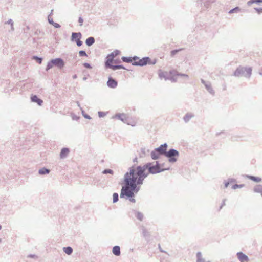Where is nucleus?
<instances>
[{
	"label": "nucleus",
	"instance_id": "1",
	"mask_svg": "<svg viewBox=\"0 0 262 262\" xmlns=\"http://www.w3.org/2000/svg\"><path fill=\"white\" fill-rule=\"evenodd\" d=\"M159 165L151 166L149 163L143 166L133 167L124 177V186H122L120 197L125 195L132 197L134 193H137L140 185L149 173H156L162 171Z\"/></svg>",
	"mask_w": 262,
	"mask_h": 262
},
{
	"label": "nucleus",
	"instance_id": "2",
	"mask_svg": "<svg viewBox=\"0 0 262 262\" xmlns=\"http://www.w3.org/2000/svg\"><path fill=\"white\" fill-rule=\"evenodd\" d=\"M252 74V69L250 67H239L234 72L235 77H245L250 78Z\"/></svg>",
	"mask_w": 262,
	"mask_h": 262
},
{
	"label": "nucleus",
	"instance_id": "3",
	"mask_svg": "<svg viewBox=\"0 0 262 262\" xmlns=\"http://www.w3.org/2000/svg\"><path fill=\"white\" fill-rule=\"evenodd\" d=\"M119 51H116L112 53L111 54L108 55L107 56V60L105 62L106 66L112 68L114 70H116V69L123 68V67L121 66H112V63L113 62L114 57L116 56H117L119 54Z\"/></svg>",
	"mask_w": 262,
	"mask_h": 262
},
{
	"label": "nucleus",
	"instance_id": "4",
	"mask_svg": "<svg viewBox=\"0 0 262 262\" xmlns=\"http://www.w3.org/2000/svg\"><path fill=\"white\" fill-rule=\"evenodd\" d=\"M133 59L132 64L135 66H144L147 64L152 63L149 57H144L140 59L137 57H134Z\"/></svg>",
	"mask_w": 262,
	"mask_h": 262
},
{
	"label": "nucleus",
	"instance_id": "5",
	"mask_svg": "<svg viewBox=\"0 0 262 262\" xmlns=\"http://www.w3.org/2000/svg\"><path fill=\"white\" fill-rule=\"evenodd\" d=\"M116 117L119 119H120L121 121L127 124L128 125H130L133 126H135L136 124V121L135 119L130 118L124 114L117 115Z\"/></svg>",
	"mask_w": 262,
	"mask_h": 262
},
{
	"label": "nucleus",
	"instance_id": "6",
	"mask_svg": "<svg viewBox=\"0 0 262 262\" xmlns=\"http://www.w3.org/2000/svg\"><path fill=\"white\" fill-rule=\"evenodd\" d=\"M179 152L174 149H170L168 152H166L165 156L169 158V160L170 162H174L177 161V159L174 158L178 156Z\"/></svg>",
	"mask_w": 262,
	"mask_h": 262
},
{
	"label": "nucleus",
	"instance_id": "7",
	"mask_svg": "<svg viewBox=\"0 0 262 262\" xmlns=\"http://www.w3.org/2000/svg\"><path fill=\"white\" fill-rule=\"evenodd\" d=\"M52 62L54 63V66H57L60 69L63 67L64 65L63 60L60 58H56L55 59H53Z\"/></svg>",
	"mask_w": 262,
	"mask_h": 262
},
{
	"label": "nucleus",
	"instance_id": "8",
	"mask_svg": "<svg viewBox=\"0 0 262 262\" xmlns=\"http://www.w3.org/2000/svg\"><path fill=\"white\" fill-rule=\"evenodd\" d=\"M237 258L241 262H248L249 260L248 257L242 252L237 253Z\"/></svg>",
	"mask_w": 262,
	"mask_h": 262
},
{
	"label": "nucleus",
	"instance_id": "9",
	"mask_svg": "<svg viewBox=\"0 0 262 262\" xmlns=\"http://www.w3.org/2000/svg\"><path fill=\"white\" fill-rule=\"evenodd\" d=\"M167 145L166 144L161 145L159 147L156 148V150L160 153V155H164L166 153Z\"/></svg>",
	"mask_w": 262,
	"mask_h": 262
},
{
	"label": "nucleus",
	"instance_id": "10",
	"mask_svg": "<svg viewBox=\"0 0 262 262\" xmlns=\"http://www.w3.org/2000/svg\"><path fill=\"white\" fill-rule=\"evenodd\" d=\"M107 84L110 88H115L117 86L118 83L115 80L110 77L107 82Z\"/></svg>",
	"mask_w": 262,
	"mask_h": 262
},
{
	"label": "nucleus",
	"instance_id": "11",
	"mask_svg": "<svg viewBox=\"0 0 262 262\" xmlns=\"http://www.w3.org/2000/svg\"><path fill=\"white\" fill-rule=\"evenodd\" d=\"M69 153V149L67 148H63L60 152V157L61 158H64L67 157V156Z\"/></svg>",
	"mask_w": 262,
	"mask_h": 262
},
{
	"label": "nucleus",
	"instance_id": "12",
	"mask_svg": "<svg viewBox=\"0 0 262 262\" xmlns=\"http://www.w3.org/2000/svg\"><path fill=\"white\" fill-rule=\"evenodd\" d=\"M31 100L33 102H36L39 105H41L43 102L42 100L38 98L36 95L32 96Z\"/></svg>",
	"mask_w": 262,
	"mask_h": 262
},
{
	"label": "nucleus",
	"instance_id": "13",
	"mask_svg": "<svg viewBox=\"0 0 262 262\" xmlns=\"http://www.w3.org/2000/svg\"><path fill=\"white\" fill-rule=\"evenodd\" d=\"M113 253L116 256H119L120 254V248L119 246H116L113 248Z\"/></svg>",
	"mask_w": 262,
	"mask_h": 262
},
{
	"label": "nucleus",
	"instance_id": "14",
	"mask_svg": "<svg viewBox=\"0 0 262 262\" xmlns=\"http://www.w3.org/2000/svg\"><path fill=\"white\" fill-rule=\"evenodd\" d=\"M253 190L255 192L260 193L262 195V185H256Z\"/></svg>",
	"mask_w": 262,
	"mask_h": 262
},
{
	"label": "nucleus",
	"instance_id": "15",
	"mask_svg": "<svg viewBox=\"0 0 262 262\" xmlns=\"http://www.w3.org/2000/svg\"><path fill=\"white\" fill-rule=\"evenodd\" d=\"M160 155V153L158 152L156 150V149L155 150L152 151L151 153V157L152 159H158Z\"/></svg>",
	"mask_w": 262,
	"mask_h": 262
},
{
	"label": "nucleus",
	"instance_id": "16",
	"mask_svg": "<svg viewBox=\"0 0 262 262\" xmlns=\"http://www.w3.org/2000/svg\"><path fill=\"white\" fill-rule=\"evenodd\" d=\"M94 41H95L94 38L92 37H89L86 40V44L88 46H91L92 45H93L94 43Z\"/></svg>",
	"mask_w": 262,
	"mask_h": 262
},
{
	"label": "nucleus",
	"instance_id": "17",
	"mask_svg": "<svg viewBox=\"0 0 262 262\" xmlns=\"http://www.w3.org/2000/svg\"><path fill=\"white\" fill-rule=\"evenodd\" d=\"M248 177L251 180L256 182H260L261 181V179L259 177H256L253 176H248Z\"/></svg>",
	"mask_w": 262,
	"mask_h": 262
},
{
	"label": "nucleus",
	"instance_id": "18",
	"mask_svg": "<svg viewBox=\"0 0 262 262\" xmlns=\"http://www.w3.org/2000/svg\"><path fill=\"white\" fill-rule=\"evenodd\" d=\"M63 251L66 254L70 255L73 252V249L70 247H67L63 248Z\"/></svg>",
	"mask_w": 262,
	"mask_h": 262
},
{
	"label": "nucleus",
	"instance_id": "19",
	"mask_svg": "<svg viewBox=\"0 0 262 262\" xmlns=\"http://www.w3.org/2000/svg\"><path fill=\"white\" fill-rule=\"evenodd\" d=\"M81 33H72V38L76 39V40L80 39L81 37Z\"/></svg>",
	"mask_w": 262,
	"mask_h": 262
},
{
	"label": "nucleus",
	"instance_id": "20",
	"mask_svg": "<svg viewBox=\"0 0 262 262\" xmlns=\"http://www.w3.org/2000/svg\"><path fill=\"white\" fill-rule=\"evenodd\" d=\"M133 57H122V60L123 61L127 62V63H132L133 62Z\"/></svg>",
	"mask_w": 262,
	"mask_h": 262
},
{
	"label": "nucleus",
	"instance_id": "21",
	"mask_svg": "<svg viewBox=\"0 0 262 262\" xmlns=\"http://www.w3.org/2000/svg\"><path fill=\"white\" fill-rule=\"evenodd\" d=\"M48 20L50 24L53 25L55 27H56V28L59 27L60 26L59 24H58L57 23H54L53 18L50 16H49L48 17Z\"/></svg>",
	"mask_w": 262,
	"mask_h": 262
},
{
	"label": "nucleus",
	"instance_id": "22",
	"mask_svg": "<svg viewBox=\"0 0 262 262\" xmlns=\"http://www.w3.org/2000/svg\"><path fill=\"white\" fill-rule=\"evenodd\" d=\"M50 172V170L49 169H46V168H42L39 170V173L40 174H45L47 173H49Z\"/></svg>",
	"mask_w": 262,
	"mask_h": 262
},
{
	"label": "nucleus",
	"instance_id": "23",
	"mask_svg": "<svg viewBox=\"0 0 262 262\" xmlns=\"http://www.w3.org/2000/svg\"><path fill=\"white\" fill-rule=\"evenodd\" d=\"M262 3V0H250L247 2L248 5H250L253 3Z\"/></svg>",
	"mask_w": 262,
	"mask_h": 262
},
{
	"label": "nucleus",
	"instance_id": "24",
	"mask_svg": "<svg viewBox=\"0 0 262 262\" xmlns=\"http://www.w3.org/2000/svg\"><path fill=\"white\" fill-rule=\"evenodd\" d=\"M239 11V8L238 7H236L231 10H230L229 12V13H236Z\"/></svg>",
	"mask_w": 262,
	"mask_h": 262
},
{
	"label": "nucleus",
	"instance_id": "25",
	"mask_svg": "<svg viewBox=\"0 0 262 262\" xmlns=\"http://www.w3.org/2000/svg\"><path fill=\"white\" fill-rule=\"evenodd\" d=\"M244 185L243 184H234L232 186V188L233 189H236L237 188H241L244 187Z\"/></svg>",
	"mask_w": 262,
	"mask_h": 262
},
{
	"label": "nucleus",
	"instance_id": "26",
	"mask_svg": "<svg viewBox=\"0 0 262 262\" xmlns=\"http://www.w3.org/2000/svg\"><path fill=\"white\" fill-rule=\"evenodd\" d=\"M53 66H54V63L52 62V60L50 62H49L48 63L46 70L48 71L49 69H51Z\"/></svg>",
	"mask_w": 262,
	"mask_h": 262
},
{
	"label": "nucleus",
	"instance_id": "27",
	"mask_svg": "<svg viewBox=\"0 0 262 262\" xmlns=\"http://www.w3.org/2000/svg\"><path fill=\"white\" fill-rule=\"evenodd\" d=\"M113 202H116L118 200V195L117 193H114L113 194Z\"/></svg>",
	"mask_w": 262,
	"mask_h": 262
},
{
	"label": "nucleus",
	"instance_id": "28",
	"mask_svg": "<svg viewBox=\"0 0 262 262\" xmlns=\"http://www.w3.org/2000/svg\"><path fill=\"white\" fill-rule=\"evenodd\" d=\"M79 55L80 56H87V54L84 51H80L79 52Z\"/></svg>",
	"mask_w": 262,
	"mask_h": 262
},
{
	"label": "nucleus",
	"instance_id": "29",
	"mask_svg": "<svg viewBox=\"0 0 262 262\" xmlns=\"http://www.w3.org/2000/svg\"><path fill=\"white\" fill-rule=\"evenodd\" d=\"M103 173L104 174H107V173L113 174V170H112L111 169H105L103 171Z\"/></svg>",
	"mask_w": 262,
	"mask_h": 262
},
{
	"label": "nucleus",
	"instance_id": "30",
	"mask_svg": "<svg viewBox=\"0 0 262 262\" xmlns=\"http://www.w3.org/2000/svg\"><path fill=\"white\" fill-rule=\"evenodd\" d=\"M33 58L35 59L36 60L37 62H38L39 64H40L41 63V61H42L41 58H38L37 57H34Z\"/></svg>",
	"mask_w": 262,
	"mask_h": 262
},
{
	"label": "nucleus",
	"instance_id": "31",
	"mask_svg": "<svg viewBox=\"0 0 262 262\" xmlns=\"http://www.w3.org/2000/svg\"><path fill=\"white\" fill-rule=\"evenodd\" d=\"M76 43L77 46H81L82 44V42L80 41V39L76 40Z\"/></svg>",
	"mask_w": 262,
	"mask_h": 262
},
{
	"label": "nucleus",
	"instance_id": "32",
	"mask_svg": "<svg viewBox=\"0 0 262 262\" xmlns=\"http://www.w3.org/2000/svg\"><path fill=\"white\" fill-rule=\"evenodd\" d=\"M159 75L161 77H162V76H164V73L161 70H160L159 72Z\"/></svg>",
	"mask_w": 262,
	"mask_h": 262
},
{
	"label": "nucleus",
	"instance_id": "33",
	"mask_svg": "<svg viewBox=\"0 0 262 262\" xmlns=\"http://www.w3.org/2000/svg\"><path fill=\"white\" fill-rule=\"evenodd\" d=\"M83 66H84V67H85L86 68H88V69H91V66L89 63H84L83 64Z\"/></svg>",
	"mask_w": 262,
	"mask_h": 262
},
{
	"label": "nucleus",
	"instance_id": "34",
	"mask_svg": "<svg viewBox=\"0 0 262 262\" xmlns=\"http://www.w3.org/2000/svg\"><path fill=\"white\" fill-rule=\"evenodd\" d=\"M255 9L258 13H262V8H255Z\"/></svg>",
	"mask_w": 262,
	"mask_h": 262
},
{
	"label": "nucleus",
	"instance_id": "35",
	"mask_svg": "<svg viewBox=\"0 0 262 262\" xmlns=\"http://www.w3.org/2000/svg\"><path fill=\"white\" fill-rule=\"evenodd\" d=\"M178 51V50H173L171 52V54L172 55H174Z\"/></svg>",
	"mask_w": 262,
	"mask_h": 262
},
{
	"label": "nucleus",
	"instance_id": "36",
	"mask_svg": "<svg viewBox=\"0 0 262 262\" xmlns=\"http://www.w3.org/2000/svg\"><path fill=\"white\" fill-rule=\"evenodd\" d=\"M79 22L80 24V25H82V24L83 23V19L82 18L80 17L79 18Z\"/></svg>",
	"mask_w": 262,
	"mask_h": 262
},
{
	"label": "nucleus",
	"instance_id": "37",
	"mask_svg": "<svg viewBox=\"0 0 262 262\" xmlns=\"http://www.w3.org/2000/svg\"><path fill=\"white\" fill-rule=\"evenodd\" d=\"M230 182H229V181H228L227 182H225V187H227L229 184Z\"/></svg>",
	"mask_w": 262,
	"mask_h": 262
},
{
	"label": "nucleus",
	"instance_id": "38",
	"mask_svg": "<svg viewBox=\"0 0 262 262\" xmlns=\"http://www.w3.org/2000/svg\"><path fill=\"white\" fill-rule=\"evenodd\" d=\"M228 181H229L230 183H232L235 181V180L233 179H229Z\"/></svg>",
	"mask_w": 262,
	"mask_h": 262
},
{
	"label": "nucleus",
	"instance_id": "39",
	"mask_svg": "<svg viewBox=\"0 0 262 262\" xmlns=\"http://www.w3.org/2000/svg\"><path fill=\"white\" fill-rule=\"evenodd\" d=\"M138 218L140 219V220H141V217H142V215L140 214H139L138 215Z\"/></svg>",
	"mask_w": 262,
	"mask_h": 262
},
{
	"label": "nucleus",
	"instance_id": "40",
	"mask_svg": "<svg viewBox=\"0 0 262 262\" xmlns=\"http://www.w3.org/2000/svg\"><path fill=\"white\" fill-rule=\"evenodd\" d=\"M130 201L133 202H135V200L134 199H130Z\"/></svg>",
	"mask_w": 262,
	"mask_h": 262
},
{
	"label": "nucleus",
	"instance_id": "41",
	"mask_svg": "<svg viewBox=\"0 0 262 262\" xmlns=\"http://www.w3.org/2000/svg\"><path fill=\"white\" fill-rule=\"evenodd\" d=\"M181 75L183 76L187 77H188V75H186V74H182Z\"/></svg>",
	"mask_w": 262,
	"mask_h": 262
},
{
	"label": "nucleus",
	"instance_id": "42",
	"mask_svg": "<svg viewBox=\"0 0 262 262\" xmlns=\"http://www.w3.org/2000/svg\"><path fill=\"white\" fill-rule=\"evenodd\" d=\"M225 205V203H223V204H222V205L220 207V209H221L222 208V207H223V205Z\"/></svg>",
	"mask_w": 262,
	"mask_h": 262
},
{
	"label": "nucleus",
	"instance_id": "43",
	"mask_svg": "<svg viewBox=\"0 0 262 262\" xmlns=\"http://www.w3.org/2000/svg\"><path fill=\"white\" fill-rule=\"evenodd\" d=\"M220 134H224V133L222 132L221 133H216V136H218Z\"/></svg>",
	"mask_w": 262,
	"mask_h": 262
},
{
	"label": "nucleus",
	"instance_id": "44",
	"mask_svg": "<svg viewBox=\"0 0 262 262\" xmlns=\"http://www.w3.org/2000/svg\"><path fill=\"white\" fill-rule=\"evenodd\" d=\"M102 113L101 112H99V116H102V115H101V114H102Z\"/></svg>",
	"mask_w": 262,
	"mask_h": 262
},
{
	"label": "nucleus",
	"instance_id": "45",
	"mask_svg": "<svg viewBox=\"0 0 262 262\" xmlns=\"http://www.w3.org/2000/svg\"><path fill=\"white\" fill-rule=\"evenodd\" d=\"M260 75H262V73H259Z\"/></svg>",
	"mask_w": 262,
	"mask_h": 262
},
{
	"label": "nucleus",
	"instance_id": "46",
	"mask_svg": "<svg viewBox=\"0 0 262 262\" xmlns=\"http://www.w3.org/2000/svg\"><path fill=\"white\" fill-rule=\"evenodd\" d=\"M1 229V226L0 225V230Z\"/></svg>",
	"mask_w": 262,
	"mask_h": 262
}]
</instances>
